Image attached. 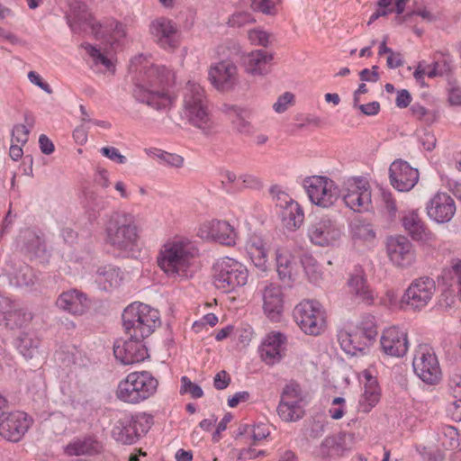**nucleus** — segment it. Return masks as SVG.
I'll return each instance as SVG.
<instances>
[{"label":"nucleus","mask_w":461,"mask_h":461,"mask_svg":"<svg viewBox=\"0 0 461 461\" xmlns=\"http://www.w3.org/2000/svg\"><path fill=\"white\" fill-rule=\"evenodd\" d=\"M263 311L267 318L278 321L284 310V295L277 285L269 284L262 291Z\"/></svg>","instance_id":"nucleus-26"},{"label":"nucleus","mask_w":461,"mask_h":461,"mask_svg":"<svg viewBox=\"0 0 461 461\" xmlns=\"http://www.w3.org/2000/svg\"><path fill=\"white\" fill-rule=\"evenodd\" d=\"M293 316L305 334L317 336L324 330L325 311L318 301H302L294 307Z\"/></svg>","instance_id":"nucleus-10"},{"label":"nucleus","mask_w":461,"mask_h":461,"mask_svg":"<svg viewBox=\"0 0 461 461\" xmlns=\"http://www.w3.org/2000/svg\"><path fill=\"white\" fill-rule=\"evenodd\" d=\"M209 79L217 90L229 91L237 84V67L229 59L214 63L209 69Z\"/></svg>","instance_id":"nucleus-22"},{"label":"nucleus","mask_w":461,"mask_h":461,"mask_svg":"<svg viewBox=\"0 0 461 461\" xmlns=\"http://www.w3.org/2000/svg\"><path fill=\"white\" fill-rule=\"evenodd\" d=\"M30 129L23 124H16L12 130V142L24 145L29 140Z\"/></svg>","instance_id":"nucleus-59"},{"label":"nucleus","mask_w":461,"mask_h":461,"mask_svg":"<svg viewBox=\"0 0 461 461\" xmlns=\"http://www.w3.org/2000/svg\"><path fill=\"white\" fill-rule=\"evenodd\" d=\"M139 230L133 217L123 212L107 216L104 230V244L122 258H131L139 250Z\"/></svg>","instance_id":"nucleus-2"},{"label":"nucleus","mask_w":461,"mask_h":461,"mask_svg":"<svg viewBox=\"0 0 461 461\" xmlns=\"http://www.w3.org/2000/svg\"><path fill=\"white\" fill-rule=\"evenodd\" d=\"M32 320V313L16 304L8 315H5V319L1 321L6 328L15 330L25 327Z\"/></svg>","instance_id":"nucleus-39"},{"label":"nucleus","mask_w":461,"mask_h":461,"mask_svg":"<svg viewBox=\"0 0 461 461\" xmlns=\"http://www.w3.org/2000/svg\"><path fill=\"white\" fill-rule=\"evenodd\" d=\"M356 330L368 342L373 341L377 336V327L375 319L373 315L363 316L361 321L357 326Z\"/></svg>","instance_id":"nucleus-44"},{"label":"nucleus","mask_w":461,"mask_h":461,"mask_svg":"<svg viewBox=\"0 0 461 461\" xmlns=\"http://www.w3.org/2000/svg\"><path fill=\"white\" fill-rule=\"evenodd\" d=\"M148 154L156 158L162 166L180 168L184 165V158L175 153H169L158 149H152L148 151Z\"/></svg>","instance_id":"nucleus-43"},{"label":"nucleus","mask_w":461,"mask_h":461,"mask_svg":"<svg viewBox=\"0 0 461 461\" xmlns=\"http://www.w3.org/2000/svg\"><path fill=\"white\" fill-rule=\"evenodd\" d=\"M154 41L164 50H174L179 45V33L176 24L166 18L154 20L149 26Z\"/></svg>","instance_id":"nucleus-20"},{"label":"nucleus","mask_w":461,"mask_h":461,"mask_svg":"<svg viewBox=\"0 0 461 461\" xmlns=\"http://www.w3.org/2000/svg\"><path fill=\"white\" fill-rule=\"evenodd\" d=\"M70 11L66 15L70 29L75 33H90L96 39L110 36L114 41H119L126 36L125 25L116 21L104 24L95 21L86 5L73 0L69 3Z\"/></svg>","instance_id":"nucleus-4"},{"label":"nucleus","mask_w":461,"mask_h":461,"mask_svg":"<svg viewBox=\"0 0 461 461\" xmlns=\"http://www.w3.org/2000/svg\"><path fill=\"white\" fill-rule=\"evenodd\" d=\"M83 206L89 217L96 218L97 215L108 207V201L94 190H86L84 193Z\"/></svg>","instance_id":"nucleus-37"},{"label":"nucleus","mask_w":461,"mask_h":461,"mask_svg":"<svg viewBox=\"0 0 461 461\" xmlns=\"http://www.w3.org/2000/svg\"><path fill=\"white\" fill-rule=\"evenodd\" d=\"M434 292L435 283L432 279H417L405 291L407 304L412 308H421L430 301Z\"/></svg>","instance_id":"nucleus-25"},{"label":"nucleus","mask_w":461,"mask_h":461,"mask_svg":"<svg viewBox=\"0 0 461 461\" xmlns=\"http://www.w3.org/2000/svg\"><path fill=\"white\" fill-rule=\"evenodd\" d=\"M310 201L321 208H330L340 196L338 185L327 176H312L303 180Z\"/></svg>","instance_id":"nucleus-11"},{"label":"nucleus","mask_w":461,"mask_h":461,"mask_svg":"<svg viewBox=\"0 0 461 461\" xmlns=\"http://www.w3.org/2000/svg\"><path fill=\"white\" fill-rule=\"evenodd\" d=\"M223 111L231 120L232 125L237 131L245 135L252 133L253 127L248 121L251 115L250 109L234 104H224Z\"/></svg>","instance_id":"nucleus-33"},{"label":"nucleus","mask_w":461,"mask_h":461,"mask_svg":"<svg viewBox=\"0 0 461 461\" xmlns=\"http://www.w3.org/2000/svg\"><path fill=\"white\" fill-rule=\"evenodd\" d=\"M205 91L201 85L189 80L183 94V116L203 134L214 131L215 125L208 110Z\"/></svg>","instance_id":"nucleus-5"},{"label":"nucleus","mask_w":461,"mask_h":461,"mask_svg":"<svg viewBox=\"0 0 461 461\" xmlns=\"http://www.w3.org/2000/svg\"><path fill=\"white\" fill-rule=\"evenodd\" d=\"M151 427V418L146 415L125 416L113 429V438L125 445L136 443Z\"/></svg>","instance_id":"nucleus-14"},{"label":"nucleus","mask_w":461,"mask_h":461,"mask_svg":"<svg viewBox=\"0 0 461 461\" xmlns=\"http://www.w3.org/2000/svg\"><path fill=\"white\" fill-rule=\"evenodd\" d=\"M32 424V419L25 412L15 411L0 415V436L7 441L18 442Z\"/></svg>","instance_id":"nucleus-15"},{"label":"nucleus","mask_w":461,"mask_h":461,"mask_svg":"<svg viewBox=\"0 0 461 461\" xmlns=\"http://www.w3.org/2000/svg\"><path fill=\"white\" fill-rule=\"evenodd\" d=\"M342 226L329 215H323L312 221L307 235L312 243L321 247L335 245L342 237Z\"/></svg>","instance_id":"nucleus-13"},{"label":"nucleus","mask_w":461,"mask_h":461,"mask_svg":"<svg viewBox=\"0 0 461 461\" xmlns=\"http://www.w3.org/2000/svg\"><path fill=\"white\" fill-rule=\"evenodd\" d=\"M301 264L311 280L317 281L320 278L321 274L318 271L317 262L311 255L304 254L301 258Z\"/></svg>","instance_id":"nucleus-52"},{"label":"nucleus","mask_w":461,"mask_h":461,"mask_svg":"<svg viewBox=\"0 0 461 461\" xmlns=\"http://www.w3.org/2000/svg\"><path fill=\"white\" fill-rule=\"evenodd\" d=\"M350 233L355 240H372L375 238L372 224L361 219H357L351 222Z\"/></svg>","instance_id":"nucleus-42"},{"label":"nucleus","mask_w":461,"mask_h":461,"mask_svg":"<svg viewBox=\"0 0 461 461\" xmlns=\"http://www.w3.org/2000/svg\"><path fill=\"white\" fill-rule=\"evenodd\" d=\"M338 341L342 350L351 356L363 352L368 345V342L357 330L353 332L346 330H339Z\"/></svg>","instance_id":"nucleus-34"},{"label":"nucleus","mask_w":461,"mask_h":461,"mask_svg":"<svg viewBox=\"0 0 461 461\" xmlns=\"http://www.w3.org/2000/svg\"><path fill=\"white\" fill-rule=\"evenodd\" d=\"M180 393H190L194 399L201 398L203 395V391L196 384H194L187 376H182Z\"/></svg>","instance_id":"nucleus-56"},{"label":"nucleus","mask_w":461,"mask_h":461,"mask_svg":"<svg viewBox=\"0 0 461 461\" xmlns=\"http://www.w3.org/2000/svg\"><path fill=\"white\" fill-rule=\"evenodd\" d=\"M103 156L118 164H125L127 158L114 147H103L100 149Z\"/></svg>","instance_id":"nucleus-62"},{"label":"nucleus","mask_w":461,"mask_h":461,"mask_svg":"<svg viewBox=\"0 0 461 461\" xmlns=\"http://www.w3.org/2000/svg\"><path fill=\"white\" fill-rule=\"evenodd\" d=\"M419 178L418 169L410 167L405 161V192L411 190L417 185Z\"/></svg>","instance_id":"nucleus-61"},{"label":"nucleus","mask_w":461,"mask_h":461,"mask_svg":"<svg viewBox=\"0 0 461 461\" xmlns=\"http://www.w3.org/2000/svg\"><path fill=\"white\" fill-rule=\"evenodd\" d=\"M294 100V94L285 92L277 98L276 102L273 104V109L276 113H282L288 109L289 105L293 104Z\"/></svg>","instance_id":"nucleus-60"},{"label":"nucleus","mask_w":461,"mask_h":461,"mask_svg":"<svg viewBox=\"0 0 461 461\" xmlns=\"http://www.w3.org/2000/svg\"><path fill=\"white\" fill-rule=\"evenodd\" d=\"M456 211L454 199L446 192H437L426 203L428 217L439 224L449 222Z\"/></svg>","instance_id":"nucleus-17"},{"label":"nucleus","mask_w":461,"mask_h":461,"mask_svg":"<svg viewBox=\"0 0 461 461\" xmlns=\"http://www.w3.org/2000/svg\"><path fill=\"white\" fill-rule=\"evenodd\" d=\"M255 22L256 20L250 13L237 12L229 18L228 23L231 27H243Z\"/></svg>","instance_id":"nucleus-57"},{"label":"nucleus","mask_w":461,"mask_h":461,"mask_svg":"<svg viewBox=\"0 0 461 461\" xmlns=\"http://www.w3.org/2000/svg\"><path fill=\"white\" fill-rule=\"evenodd\" d=\"M362 376L364 382V393L358 402V410L363 412H369L380 400V389L377 380L369 370H364Z\"/></svg>","instance_id":"nucleus-28"},{"label":"nucleus","mask_w":461,"mask_h":461,"mask_svg":"<svg viewBox=\"0 0 461 461\" xmlns=\"http://www.w3.org/2000/svg\"><path fill=\"white\" fill-rule=\"evenodd\" d=\"M113 355L122 365L140 363L149 357L143 339L131 337L127 340H117L113 345Z\"/></svg>","instance_id":"nucleus-19"},{"label":"nucleus","mask_w":461,"mask_h":461,"mask_svg":"<svg viewBox=\"0 0 461 461\" xmlns=\"http://www.w3.org/2000/svg\"><path fill=\"white\" fill-rule=\"evenodd\" d=\"M438 63L435 62L433 64H425L420 63L413 72V77L415 80L420 84V86H424V77H435L440 75V72L438 70Z\"/></svg>","instance_id":"nucleus-49"},{"label":"nucleus","mask_w":461,"mask_h":461,"mask_svg":"<svg viewBox=\"0 0 461 461\" xmlns=\"http://www.w3.org/2000/svg\"><path fill=\"white\" fill-rule=\"evenodd\" d=\"M158 381L148 371L130 373L116 389V397L126 403L138 404L157 392Z\"/></svg>","instance_id":"nucleus-7"},{"label":"nucleus","mask_w":461,"mask_h":461,"mask_svg":"<svg viewBox=\"0 0 461 461\" xmlns=\"http://www.w3.org/2000/svg\"><path fill=\"white\" fill-rule=\"evenodd\" d=\"M122 281V275L120 268L114 266L101 267L97 270V282L104 290H111L118 287Z\"/></svg>","instance_id":"nucleus-36"},{"label":"nucleus","mask_w":461,"mask_h":461,"mask_svg":"<svg viewBox=\"0 0 461 461\" xmlns=\"http://www.w3.org/2000/svg\"><path fill=\"white\" fill-rule=\"evenodd\" d=\"M95 444L91 438L77 439L67 446L66 452L70 456L91 454L95 450Z\"/></svg>","instance_id":"nucleus-46"},{"label":"nucleus","mask_w":461,"mask_h":461,"mask_svg":"<svg viewBox=\"0 0 461 461\" xmlns=\"http://www.w3.org/2000/svg\"><path fill=\"white\" fill-rule=\"evenodd\" d=\"M348 286L351 295L366 304H372L374 302L373 291L367 285L365 272L362 267H356L349 275Z\"/></svg>","instance_id":"nucleus-27"},{"label":"nucleus","mask_w":461,"mask_h":461,"mask_svg":"<svg viewBox=\"0 0 461 461\" xmlns=\"http://www.w3.org/2000/svg\"><path fill=\"white\" fill-rule=\"evenodd\" d=\"M15 348L26 359L39 355L40 339L32 331H21L14 341Z\"/></svg>","instance_id":"nucleus-35"},{"label":"nucleus","mask_w":461,"mask_h":461,"mask_svg":"<svg viewBox=\"0 0 461 461\" xmlns=\"http://www.w3.org/2000/svg\"><path fill=\"white\" fill-rule=\"evenodd\" d=\"M287 337L280 331H271L264 339L259 348L262 360L267 365L281 361L285 355Z\"/></svg>","instance_id":"nucleus-23"},{"label":"nucleus","mask_w":461,"mask_h":461,"mask_svg":"<svg viewBox=\"0 0 461 461\" xmlns=\"http://www.w3.org/2000/svg\"><path fill=\"white\" fill-rule=\"evenodd\" d=\"M56 303L58 307L72 314L81 315L88 309L86 294L77 289L63 292Z\"/></svg>","instance_id":"nucleus-30"},{"label":"nucleus","mask_w":461,"mask_h":461,"mask_svg":"<svg viewBox=\"0 0 461 461\" xmlns=\"http://www.w3.org/2000/svg\"><path fill=\"white\" fill-rule=\"evenodd\" d=\"M17 244L31 259H38L41 263L49 261L50 252L47 249L46 241L43 236L35 230H23L17 238Z\"/></svg>","instance_id":"nucleus-18"},{"label":"nucleus","mask_w":461,"mask_h":461,"mask_svg":"<svg viewBox=\"0 0 461 461\" xmlns=\"http://www.w3.org/2000/svg\"><path fill=\"white\" fill-rule=\"evenodd\" d=\"M197 235L204 240H214L227 246L236 244L238 234L227 221L212 219L200 224Z\"/></svg>","instance_id":"nucleus-16"},{"label":"nucleus","mask_w":461,"mask_h":461,"mask_svg":"<svg viewBox=\"0 0 461 461\" xmlns=\"http://www.w3.org/2000/svg\"><path fill=\"white\" fill-rule=\"evenodd\" d=\"M280 217L288 230H296L303 222L304 213L297 202L280 211Z\"/></svg>","instance_id":"nucleus-38"},{"label":"nucleus","mask_w":461,"mask_h":461,"mask_svg":"<svg viewBox=\"0 0 461 461\" xmlns=\"http://www.w3.org/2000/svg\"><path fill=\"white\" fill-rule=\"evenodd\" d=\"M381 199L389 218L393 220L397 212V206L392 193L388 190L381 189Z\"/></svg>","instance_id":"nucleus-58"},{"label":"nucleus","mask_w":461,"mask_h":461,"mask_svg":"<svg viewBox=\"0 0 461 461\" xmlns=\"http://www.w3.org/2000/svg\"><path fill=\"white\" fill-rule=\"evenodd\" d=\"M322 455H340L344 451L342 438L330 436L326 437L321 444Z\"/></svg>","instance_id":"nucleus-48"},{"label":"nucleus","mask_w":461,"mask_h":461,"mask_svg":"<svg viewBox=\"0 0 461 461\" xmlns=\"http://www.w3.org/2000/svg\"><path fill=\"white\" fill-rule=\"evenodd\" d=\"M415 375L427 384H437L442 378V370L436 351L429 344H420L412 360Z\"/></svg>","instance_id":"nucleus-9"},{"label":"nucleus","mask_w":461,"mask_h":461,"mask_svg":"<svg viewBox=\"0 0 461 461\" xmlns=\"http://www.w3.org/2000/svg\"><path fill=\"white\" fill-rule=\"evenodd\" d=\"M270 194L273 199L276 200V206H278L281 209V211L295 202L278 185L271 186Z\"/></svg>","instance_id":"nucleus-55"},{"label":"nucleus","mask_w":461,"mask_h":461,"mask_svg":"<svg viewBox=\"0 0 461 461\" xmlns=\"http://www.w3.org/2000/svg\"><path fill=\"white\" fill-rule=\"evenodd\" d=\"M274 54L263 50L251 51L245 60V70L251 76H266L270 73Z\"/></svg>","instance_id":"nucleus-29"},{"label":"nucleus","mask_w":461,"mask_h":461,"mask_svg":"<svg viewBox=\"0 0 461 461\" xmlns=\"http://www.w3.org/2000/svg\"><path fill=\"white\" fill-rule=\"evenodd\" d=\"M380 343L382 350L387 356L395 357L403 356V332L400 328L393 326L384 330Z\"/></svg>","instance_id":"nucleus-32"},{"label":"nucleus","mask_w":461,"mask_h":461,"mask_svg":"<svg viewBox=\"0 0 461 461\" xmlns=\"http://www.w3.org/2000/svg\"><path fill=\"white\" fill-rule=\"evenodd\" d=\"M86 52L92 58L95 65H103L108 71H113L114 66L110 59H108L99 49L95 46H86Z\"/></svg>","instance_id":"nucleus-51"},{"label":"nucleus","mask_w":461,"mask_h":461,"mask_svg":"<svg viewBox=\"0 0 461 461\" xmlns=\"http://www.w3.org/2000/svg\"><path fill=\"white\" fill-rule=\"evenodd\" d=\"M247 254L249 255L255 267L260 271L265 272L267 269V250L266 248L259 250L252 249L251 251H247Z\"/></svg>","instance_id":"nucleus-53"},{"label":"nucleus","mask_w":461,"mask_h":461,"mask_svg":"<svg viewBox=\"0 0 461 461\" xmlns=\"http://www.w3.org/2000/svg\"><path fill=\"white\" fill-rule=\"evenodd\" d=\"M405 236L422 247H431L436 240V236L427 229L417 211L405 216Z\"/></svg>","instance_id":"nucleus-24"},{"label":"nucleus","mask_w":461,"mask_h":461,"mask_svg":"<svg viewBox=\"0 0 461 461\" xmlns=\"http://www.w3.org/2000/svg\"><path fill=\"white\" fill-rule=\"evenodd\" d=\"M8 271L10 284L15 287H32L38 282L36 272L24 262H14Z\"/></svg>","instance_id":"nucleus-31"},{"label":"nucleus","mask_w":461,"mask_h":461,"mask_svg":"<svg viewBox=\"0 0 461 461\" xmlns=\"http://www.w3.org/2000/svg\"><path fill=\"white\" fill-rule=\"evenodd\" d=\"M282 402H287L289 403H302L303 395L300 385L297 383L291 382L287 384L281 395Z\"/></svg>","instance_id":"nucleus-50"},{"label":"nucleus","mask_w":461,"mask_h":461,"mask_svg":"<svg viewBox=\"0 0 461 461\" xmlns=\"http://www.w3.org/2000/svg\"><path fill=\"white\" fill-rule=\"evenodd\" d=\"M341 196L345 205L354 212H366L371 207V186L363 177L348 179L344 184Z\"/></svg>","instance_id":"nucleus-12"},{"label":"nucleus","mask_w":461,"mask_h":461,"mask_svg":"<svg viewBox=\"0 0 461 461\" xmlns=\"http://www.w3.org/2000/svg\"><path fill=\"white\" fill-rule=\"evenodd\" d=\"M449 387L454 397H461V374L453 373L449 378Z\"/></svg>","instance_id":"nucleus-64"},{"label":"nucleus","mask_w":461,"mask_h":461,"mask_svg":"<svg viewBox=\"0 0 461 461\" xmlns=\"http://www.w3.org/2000/svg\"><path fill=\"white\" fill-rule=\"evenodd\" d=\"M249 272L247 267L231 258H222L214 265L213 284L223 293H230L237 287L247 284Z\"/></svg>","instance_id":"nucleus-8"},{"label":"nucleus","mask_w":461,"mask_h":461,"mask_svg":"<svg viewBox=\"0 0 461 461\" xmlns=\"http://www.w3.org/2000/svg\"><path fill=\"white\" fill-rule=\"evenodd\" d=\"M130 70L141 75L140 82L133 89L134 98L156 110H166L171 103L168 94L175 81L174 73L165 66L153 65L143 55H138L130 61Z\"/></svg>","instance_id":"nucleus-1"},{"label":"nucleus","mask_w":461,"mask_h":461,"mask_svg":"<svg viewBox=\"0 0 461 461\" xmlns=\"http://www.w3.org/2000/svg\"><path fill=\"white\" fill-rule=\"evenodd\" d=\"M198 249L187 238L177 237L166 242L158 257V265L170 278L188 279Z\"/></svg>","instance_id":"nucleus-3"},{"label":"nucleus","mask_w":461,"mask_h":461,"mask_svg":"<svg viewBox=\"0 0 461 461\" xmlns=\"http://www.w3.org/2000/svg\"><path fill=\"white\" fill-rule=\"evenodd\" d=\"M276 272L280 281L288 286L296 281L300 267L291 249L286 246L278 247L275 252Z\"/></svg>","instance_id":"nucleus-21"},{"label":"nucleus","mask_w":461,"mask_h":461,"mask_svg":"<svg viewBox=\"0 0 461 461\" xmlns=\"http://www.w3.org/2000/svg\"><path fill=\"white\" fill-rule=\"evenodd\" d=\"M277 413L282 420L294 422L303 418L304 411L302 404L280 401L277 407Z\"/></svg>","instance_id":"nucleus-41"},{"label":"nucleus","mask_w":461,"mask_h":461,"mask_svg":"<svg viewBox=\"0 0 461 461\" xmlns=\"http://www.w3.org/2000/svg\"><path fill=\"white\" fill-rule=\"evenodd\" d=\"M230 383V377L229 374L221 370L217 373L213 378V385L217 390H223L229 386Z\"/></svg>","instance_id":"nucleus-63"},{"label":"nucleus","mask_w":461,"mask_h":461,"mask_svg":"<svg viewBox=\"0 0 461 461\" xmlns=\"http://www.w3.org/2000/svg\"><path fill=\"white\" fill-rule=\"evenodd\" d=\"M250 6L253 11L262 13L266 15H276L277 9L272 0H251Z\"/></svg>","instance_id":"nucleus-54"},{"label":"nucleus","mask_w":461,"mask_h":461,"mask_svg":"<svg viewBox=\"0 0 461 461\" xmlns=\"http://www.w3.org/2000/svg\"><path fill=\"white\" fill-rule=\"evenodd\" d=\"M248 38L251 44L267 48L274 41V35L261 28H255L248 32Z\"/></svg>","instance_id":"nucleus-47"},{"label":"nucleus","mask_w":461,"mask_h":461,"mask_svg":"<svg viewBox=\"0 0 461 461\" xmlns=\"http://www.w3.org/2000/svg\"><path fill=\"white\" fill-rule=\"evenodd\" d=\"M387 256L395 266L402 267L403 263V236L391 235L386 239Z\"/></svg>","instance_id":"nucleus-40"},{"label":"nucleus","mask_w":461,"mask_h":461,"mask_svg":"<svg viewBox=\"0 0 461 461\" xmlns=\"http://www.w3.org/2000/svg\"><path fill=\"white\" fill-rule=\"evenodd\" d=\"M391 185L399 192H403V160L397 158L389 167Z\"/></svg>","instance_id":"nucleus-45"},{"label":"nucleus","mask_w":461,"mask_h":461,"mask_svg":"<svg viewBox=\"0 0 461 461\" xmlns=\"http://www.w3.org/2000/svg\"><path fill=\"white\" fill-rule=\"evenodd\" d=\"M125 333L135 339H145L160 326L158 310L135 302L127 306L122 315Z\"/></svg>","instance_id":"nucleus-6"}]
</instances>
